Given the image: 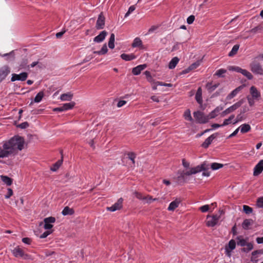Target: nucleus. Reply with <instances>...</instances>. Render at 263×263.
I'll return each instance as SVG.
<instances>
[{"label":"nucleus","instance_id":"nucleus-1","mask_svg":"<svg viewBox=\"0 0 263 263\" xmlns=\"http://www.w3.org/2000/svg\"><path fill=\"white\" fill-rule=\"evenodd\" d=\"M24 139L15 136L8 140L0 143V158H9L17 154L18 151L24 148Z\"/></svg>","mask_w":263,"mask_h":263},{"label":"nucleus","instance_id":"nucleus-2","mask_svg":"<svg viewBox=\"0 0 263 263\" xmlns=\"http://www.w3.org/2000/svg\"><path fill=\"white\" fill-rule=\"evenodd\" d=\"M193 116L197 123L204 124L209 121L208 115H205L201 111L198 110L194 112Z\"/></svg>","mask_w":263,"mask_h":263},{"label":"nucleus","instance_id":"nucleus-3","mask_svg":"<svg viewBox=\"0 0 263 263\" xmlns=\"http://www.w3.org/2000/svg\"><path fill=\"white\" fill-rule=\"evenodd\" d=\"M13 255L16 258H20L24 259H29L30 257L27 254H26L23 250L19 246L15 247L12 251Z\"/></svg>","mask_w":263,"mask_h":263},{"label":"nucleus","instance_id":"nucleus-4","mask_svg":"<svg viewBox=\"0 0 263 263\" xmlns=\"http://www.w3.org/2000/svg\"><path fill=\"white\" fill-rule=\"evenodd\" d=\"M251 71L256 74L263 75V68L260 64L257 61H253L250 64Z\"/></svg>","mask_w":263,"mask_h":263},{"label":"nucleus","instance_id":"nucleus-5","mask_svg":"<svg viewBox=\"0 0 263 263\" xmlns=\"http://www.w3.org/2000/svg\"><path fill=\"white\" fill-rule=\"evenodd\" d=\"M27 77H28V73L25 72L21 73L19 74L13 73L12 74L11 81L12 82H14L15 81H24L27 79Z\"/></svg>","mask_w":263,"mask_h":263},{"label":"nucleus","instance_id":"nucleus-6","mask_svg":"<svg viewBox=\"0 0 263 263\" xmlns=\"http://www.w3.org/2000/svg\"><path fill=\"white\" fill-rule=\"evenodd\" d=\"M219 216L217 215H215L212 216H208L207 217L206 224L208 227H214L219 221Z\"/></svg>","mask_w":263,"mask_h":263},{"label":"nucleus","instance_id":"nucleus-7","mask_svg":"<svg viewBox=\"0 0 263 263\" xmlns=\"http://www.w3.org/2000/svg\"><path fill=\"white\" fill-rule=\"evenodd\" d=\"M123 201V200L122 198H119L112 206L108 207L107 208V210L111 212H115L117 210H120L122 207Z\"/></svg>","mask_w":263,"mask_h":263},{"label":"nucleus","instance_id":"nucleus-8","mask_svg":"<svg viewBox=\"0 0 263 263\" xmlns=\"http://www.w3.org/2000/svg\"><path fill=\"white\" fill-rule=\"evenodd\" d=\"M250 97L254 98L255 100H259L261 97L260 92L257 90V88L252 86L250 88Z\"/></svg>","mask_w":263,"mask_h":263},{"label":"nucleus","instance_id":"nucleus-9","mask_svg":"<svg viewBox=\"0 0 263 263\" xmlns=\"http://www.w3.org/2000/svg\"><path fill=\"white\" fill-rule=\"evenodd\" d=\"M10 72V70L8 66L5 65L0 68V83L6 78Z\"/></svg>","mask_w":263,"mask_h":263},{"label":"nucleus","instance_id":"nucleus-10","mask_svg":"<svg viewBox=\"0 0 263 263\" xmlns=\"http://www.w3.org/2000/svg\"><path fill=\"white\" fill-rule=\"evenodd\" d=\"M55 221V218L53 217H49L44 219V222L45 223L44 228L45 229L49 230L53 227L52 223Z\"/></svg>","mask_w":263,"mask_h":263},{"label":"nucleus","instance_id":"nucleus-11","mask_svg":"<svg viewBox=\"0 0 263 263\" xmlns=\"http://www.w3.org/2000/svg\"><path fill=\"white\" fill-rule=\"evenodd\" d=\"M135 196L137 198L145 201L146 203H151L153 201H155L156 200V198L153 199L152 196H143L142 194L140 193L135 192Z\"/></svg>","mask_w":263,"mask_h":263},{"label":"nucleus","instance_id":"nucleus-12","mask_svg":"<svg viewBox=\"0 0 263 263\" xmlns=\"http://www.w3.org/2000/svg\"><path fill=\"white\" fill-rule=\"evenodd\" d=\"M263 171V159L260 160L255 166L253 171V175L255 176L260 174Z\"/></svg>","mask_w":263,"mask_h":263},{"label":"nucleus","instance_id":"nucleus-13","mask_svg":"<svg viewBox=\"0 0 263 263\" xmlns=\"http://www.w3.org/2000/svg\"><path fill=\"white\" fill-rule=\"evenodd\" d=\"M223 109V107L221 106H217L213 110H212L208 115L209 120L216 117L219 112Z\"/></svg>","mask_w":263,"mask_h":263},{"label":"nucleus","instance_id":"nucleus-14","mask_svg":"<svg viewBox=\"0 0 263 263\" xmlns=\"http://www.w3.org/2000/svg\"><path fill=\"white\" fill-rule=\"evenodd\" d=\"M105 25V17L100 14L98 18L96 27L97 29H102L104 28Z\"/></svg>","mask_w":263,"mask_h":263},{"label":"nucleus","instance_id":"nucleus-15","mask_svg":"<svg viewBox=\"0 0 263 263\" xmlns=\"http://www.w3.org/2000/svg\"><path fill=\"white\" fill-rule=\"evenodd\" d=\"M146 67V64L139 65L132 69V73L135 76L139 75Z\"/></svg>","mask_w":263,"mask_h":263},{"label":"nucleus","instance_id":"nucleus-16","mask_svg":"<svg viewBox=\"0 0 263 263\" xmlns=\"http://www.w3.org/2000/svg\"><path fill=\"white\" fill-rule=\"evenodd\" d=\"M107 34V32L105 30L101 31L99 35L94 38L93 41L96 43L102 42L105 39Z\"/></svg>","mask_w":263,"mask_h":263},{"label":"nucleus","instance_id":"nucleus-17","mask_svg":"<svg viewBox=\"0 0 263 263\" xmlns=\"http://www.w3.org/2000/svg\"><path fill=\"white\" fill-rule=\"evenodd\" d=\"M241 89L242 86H239L235 88V89H234L232 91H231V92L230 94H229L227 96L226 100H230L233 98H234L239 92Z\"/></svg>","mask_w":263,"mask_h":263},{"label":"nucleus","instance_id":"nucleus-18","mask_svg":"<svg viewBox=\"0 0 263 263\" xmlns=\"http://www.w3.org/2000/svg\"><path fill=\"white\" fill-rule=\"evenodd\" d=\"M181 202V200L179 199H175V200L173 201L172 202H171L170 204H169V206L167 208V210L168 211H174L176 208H177L180 203Z\"/></svg>","mask_w":263,"mask_h":263},{"label":"nucleus","instance_id":"nucleus-19","mask_svg":"<svg viewBox=\"0 0 263 263\" xmlns=\"http://www.w3.org/2000/svg\"><path fill=\"white\" fill-rule=\"evenodd\" d=\"M215 138L216 136L214 134L211 135L205 140L202 144V146L204 148H208Z\"/></svg>","mask_w":263,"mask_h":263},{"label":"nucleus","instance_id":"nucleus-20","mask_svg":"<svg viewBox=\"0 0 263 263\" xmlns=\"http://www.w3.org/2000/svg\"><path fill=\"white\" fill-rule=\"evenodd\" d=\"M195 99L199 104H202V89L201 87H199L197 90L195 95Z\"/></svg>","mask_w":263,"mask_h":263},{"label":"nucleus","instance_id":"nucleus-21","mask_svg":"<svg viewBox=\"0 0 263 263\" xmlns=\"http://www.w3.org/2000/svg\"><path fill=\"white\" fill-rule=\"evenodd\" d=\"M238 128L240 130V132L242 134L249 132L251 129L250 125L246 123L242 124Z\"/></svg>","mask_w":263,"mask_h":263},{"label":"nucleus","instance_id":"nucleus-22","mask_svg":"<svg viewBox=\"0 0 263 263\" xmlns=\"http://www.w3.org/2000/svg\"><path fill=\"white\" fill-rule=\"evenodd\" d=\"M237 245L241 247H245L247 243V240L244 239L242 236H238L236 237Z\"/></svg>","mask_w":263,"mask_h":263},{"label":"nucleus","instance_id":"nucleus-23","mask_svg":"<svg viewBox=\"0 0 263 263\" xmlns=\"http://www.w3.org/2000/svg\"><path fill=\"white\" fill-rule=\"evenodd\" d=\"M121 58L123 60L129 61L136 59V56L133 54L123 53L121 55Z\"/></svg>","mask_w":263,"mask_h":263},{"label":"nucleus","instance_id":"nucleus-24","mask_svg":"<svg viewBox=\"0 0 263 263\" xmlns=\"http://www.w3.org/2000/svg\"><path fill=\"white\" fill-rule=\"evenodd\" d=\"M179 59L177 57H174L170 62L168 68L171 69H174L178 63Z\"/></svg>","mask_w":263,"mask_h":263},{"label":"nucleus","instance_id":"nucleus-25","mask_svg":"<svg viewBox=\"0 0 263 263\" xmlns=\"http://www.w3.org/2000/svg\"><path fill=\"white\" fill-rule=\"evenodd\" d=\"M142 42L139 37H136L132 43V46L133 48L139 47L142 46Z\"/></svg>","mask_w":263,"mask_h":263},{"label":"nucleus","instance_id":"nucleus-26","mask_svg":"<svg viewBox=\"0 0 263 263\" xmlns=\"http://www.w3.org/2000/svg\"><path fill=\"white\" fill-rule=\"evenodd\" d=\"M72 95L70 92L62 94L60 96V99L62 101H70L71 100Z\"/></svg>","mask_w":263,"mask_h":263},{"label":"nucleus","instance_id":"nucleus-27","mask_svg":"<svg viewBox=\"0 0 263 263\" xmlns=\"http://www.w3.org/2000/svg\"><path fill=\"white\" fill-rule=\"evenodd\" d=\"M44 96V92L43 91H40L35 96V97L34 99V102L35 103L40 102L42 101V99L43 98Z\"/></svg>","mask_w":263,"mask_h":263},{"label":"nucleus","instance_id":"nucleus-28","mask_svg":"<svg viewBox=\"0 0 263 263\" xmlns=\"http://www.w3.org/2000/svg\"><path fill=\"white\" fill-rule=\"evenodd\" d=\"M252 223V220L251 219H245L242 223V227L244 229L248 230L249 229V227L251 225Z\"/></svg>","mask_w":263,"mask_h":263},{"label":"nucleus","instance_id":"nucleus-29","mask_svg":"<svg viewBox=\"0 0 263 263\" xmlns=\"http://www.w3.org/2000/svg\"><path fill=\"white\" fill-rule=\"evenodd\" d=\"M183 117H184L185 120H187V121H189L191 122L193 121V119L191 116V111L190 110V109H187L184 111V114H183Z\"/></svg>","mask_w":263,"mask_h":263},{"label":"nucleus","instance_id":"nucleus-30","mask_svg":"<svg viewBox=\"0 0 263 263\" xmlns=\"http://www.w3.org/2000/svg\"><path fill=\"white\" fill-rule=\"evenodd\" d=\"M2 180L7 185H11L12 183V180L10 178L6 176L2 175L1 176Z\"/></svg>","mask_w":263,"mask_h":263},{"label":"nucleus","instance_id":"nucleus-31","mask_svg":"<svg viewBox=\"0 0 263 263\" xmlns=\"http://www.w3.org/2000/svg\"><path fill=\"white\" fill-rule=\"evenodd\" d=\"M62 213L63 215H72L73 213V211L72 209L68 206H66L63 210Z\"/></svg>","mask_w":263,"mask_h":263},{"label":"nucleus","instance_id":"nucleus-32","mask_svg":"<svg viewBox=\"0 0 263 263\" xmlns=\"http://www.w3.org/2000/svg\"><path fill=\"white\" fill-rule=\"evenodd\" d=\"M115 37V36L114 34L111 33L110 36L109 40L108 41V47L110 49H113L115 47V45H114Z\"/></svg>","mask_w":263,"mask_h":263},{"label":"nucleus","instance_id":"nucleus-33","mask_svg":"<svg viewBox=\"0 0 263 263\" xmlns=\"http://www.w3.org/2000/svg\"><path fill=\"white\" fill-rule=\"evenodd\" d=\"M74 105V103L73 102H69L63 104L62 108H63L64 111L67 110L68 109H71Z\"/></svg>","mask_w":263,"mask_h":263},{"label":"nucleus","instance_id":"nucleus-34","mask_svg":"<svg viewBox=\"0 0 263 263\" xmlns=\"http://www.w3.org/2000/svg\"><path fill=\"white\" fill-rule=\"evenodd\" d=\"M239 45H237V44L235 45L233 47L231 51L229 52V57H233V55L236 54V53L237 52L238 49H239Z\"/></svg>","mask_w":263,"mask_h":263},{"label":"nucleus","instance_id":"nucleus-35","mask_svg":"<svg viewBox=\"0 0 263 263\" xmlns=\"http://www.w3.org/2000/svg\"><path fill=\"white\" fill-rule=\"evenodd\" d=\"M245 247L242 249V251L246 253L249 252L253 249V245L251 242H247Z\"/></svg>","mask_w":263,"mask_h":263},{"label":"nucleus","instance_id":"nucleus-36","mask_svg":"<svg viewBox=\"0 0 263 263\" xmlns=\"http://www.w3.org/2000/svg\"><path fill=\"white\" fill-rule=\"evenodd\" d=\"M240 73H241L244 76H245L246 77H247L249 80H251L253 79V76L251 73V72H250L249 71L246 69H242L241 72H240Z\"/></svg>","mask_w":263,"mask_h":263},{"label":"nucleus","instance_id":"nucleus-37","mask_svg":"<svg viewBox=\"0 0 263 263\" xmlns=\"http://www.w3.org/2000/svg\"><path fill=\"white\" fill-rule=\"evenodd\" d=\"M63 162L62 158L61 160H59L58 161L53 165L52 167H51V170L55 172L56 171L59 167L61 165Z\"/></svg>","mask_w":263,"mask_h":263},{"label":"nucleus","instance_id":"nucleus-38","mask_svg":"<svg viewBox=\"0 0 263 263\" xmlns=\"http://www.w3.org/2000/svg\"><path fill=\"white\" fill-rule=\"evenodd\" d=\"M223 166V165L222 164L214 162V163H211V168L213 170L215 171V170H217L222 167Z\"/></svg>","mask_w":263,"mask_h":263},{"label":"nucleus","instance_id":"nucleus-39","mask_svg":"<svg viewBox=\"0 0 263 263\" xmlns=\"http://www.w3.org/2000/svg\"><path fill=\"white\" fill-rule=\"evenodd\" d=\"M108 49L106 44H104L102 47L101 48V50L96 52V53H97V54L99 55H103L106 53Z\"/></svg>","mask_w":263,"mask_h":263},{"label":"nucleus","instance_id":"nucleus-40","mask_svg":"<svg viewBox=\"0 0 263 263\" xmlns=\"http://www.w3.org/2000/svg\"><path fill=\"white\" fill-rule=\"evenodd\" d=\"M235 118L234 115H231L228 119H225L222 124V126H224L229 125L231 123V120Z\"/></svg>","mask_w":263,"mask_h":263},{"label":"nucleus","instance_id":"nucleus-41","mask_svg":"<svg viewBox=\"0 0 263 263\" xmlns=\"http://www.w3.org/2000/svg\"><path fill=\"white\" fill-rule=\"evenodd\" d=\"M219 85V83H216V84H215L214 85H212L211 83H208L207 84V87H208V89L210 91H214L216 88H217L218 86Z\"/></svg>","mask_w":263,"mask_h":263},{"label":"nucleus","instance_id":"nucleus-42","mask_svg":"<svg viewBox=\"0 0 263 263\" xmlns=\"http://www.w3.org/2000/svg\"><path fill=\"white\" fill-rule=\"evenodd\" d=\"M243 210L247 214H250L252 213L253 209L248 205H244L243 206Z\"/></svg>","mask_w":263,"mask_h":263},{"label":"nucleus","instance_id":"nucleus-43","mask_svg":"<svg viewBox=\"0 0 263 263\" xmlns=\"http://www.w3.org/2000/svg\"><path fill=\"white\" fill-rule=\"evenodd\" d=\"M227 70L224 69H218L215 73V74L219 77H223V74L226 73Z\"/></svg>","mask_w":263,"mask_h":263},{"label":"nucleus","instance_id":"nucleus-44","mask_svg":"<svg viewBox=\"0 0 263 263\" xmlns=\"http://www.w3.org/2000/svg\"><path fill=\"white\" fill-rule=\"evenodd\" d=\"M229 248L230 249V251L234 250L236 247V242L234 240L231 239L229 242Z\"/></svg>","mask_w":263,"mask_h":263},{"label":"nucleus","instance_id":"nucleus-45","mask_svg":"<svg viewBox=\"0 0 263 263\" xmlns=\"http://www.w3.org/2000/svg\"><path fill=\"white\" fill-rule=\"evenodd\" d=\"M228 69L230 71H235L240 73L242 69L238 66H229Z\"/></svg>","mask_w":263,"mask_h":263},{"label":"nucleus","instance_id":"nucleus-46","mask_svg":"<svg viewBox=\"0 0 263 263\" xmlns=\"http://www.w3.org/2000/svg\"><path fill=\"white\" fill-rule=\"evenodd\" d=\"M191 170L192 171L191 173H192L193 174H195L201 172V169L199 166V165L196 166V167L191 168Z\"/></svg>","mask_w":263,"mask_h":263},{"label":"nucleus","instance_id":"nucleus-47","mask_svg":"<svg viewBox=\"0 0 263 263\" xmlns=\"http://www.w3.org/2000/svg\"><path fill=\"white\" fill-rule=\"evenodd\" d=\"M247 99L249 105L250 106H253L255 104V99L254 98H251L250 96H248L247 97Z\"/></svg>","mask_w":263,"mask_h":263},{"label":"nucleus","instance_id":"nucleus-48","mask_svg":"<svg viewBox=\"0 0 263 263\" xmlns=\"http://www.w3.org/2000/svg\"><path fill=\"white\" fill-rule=\"evenodd\" d=\"M136 9V7L135 6L132 5L129 7L128 11L125 13V17H127L129 15V14L132 13Z\"/></svg>","mask_w":263,"mask_h":263},{"label":"nucleus","instance_id":"nucleus-49","mask_svg":"<svg viewBox=\"0 0 263 263\" xmlns=\"http://www.w3.org/2000/svg\"><path fill=\"white\" fill-rule=\"evenodd\" d=\"M199 166H200V169H201V171H207L209 168V164H206L205 162H204L203 163L201 164V165H199Z\"/></svg>","mask_w":263,"mask_h":263},{"label":"nucleus","instance_id":"nucleus-50","mask_svg":"<svg viewBox=\"0 0 263 263\" xmlns=\"http://www.w3.org/2000/svg\"><path fill=\"white\" fill-rule=\"evenodd\" d=\"M243 102L242 100H240L238 101L237 102L235 103L233 105H232V107H233L234 110H236L237 109H238L239 107L241 106L242 105Z\"/></svg>","mask_w":263,"mask_h":263},{"label":"nucleus","instance_id":"nucleus-51","mask_svg":"<svg viewBox=\"0 0 263 263\" xmlns=\"http://www.w3.org/2000/svg\"><path fill=\"white\" fill-rule=\"evenodd\" d=\"M128 157L129 158V159H130L133 164L135 163V159L136 158V154L134 153H129L128 154Z\"/></svg>","mask_w":263,"mask_h":263},{"label":"nucleus","instance_id":"nucleus-52","mask_svg":"<svg viewBox=\"0 0 263 263\" xmlns=\"http://www.w3.org/2000/svg\"><path fill=\"white\" fill-rule=\"evenodd\" d=\"M209 209L210 205L208 204L204 205L200 208V211L203 213L208 212Z\"/></svg>","mask_w":263,"mask_h":263},{"label":"nucleus","instance_id":"nucleus-53","mask_svg":"<svg viewBox=\"0 0 263 263\" xmlns=\"http://www.w3.org/2000/svg\"><path fill=\"white\" fill-rule=\"evenodd\" d=\"M195 20V16L193 15L189 16L186 20V22L188 24H192Z\"/></svg>","mask_w":263,"mask_h":263},{"label":"nucleus","instance_id":"nucleus-54","mask_svg":"<svg viewBox=\"0 0 263 263\" xmlns=\"http://www.w3.org/2000/svg\"><path fill=\"white\" fill-rule=\"evenodd\" d=\"M51 233H52L51 231L47 230V231L44 232L42 235H41L40 237L41 238H45L47 237Z\"/></svg>","mask_w":263,"mask_h":263},{"label":"nucleus","instance_id":"nucleus-55","mask_svg":"<svg viewBox=\"0 0 263 263\" xmlns=\"http://www.w3.org/2000/svg\"><path fill=\"white\" fill-rule=\"evenodd\" d=\"M13 195V191L11 189H8L7 194L5 196V198L8 199Z\"/></svg>","mask_w":263,"mask_h":263},{"label":"nucleus","instance_id":"nucleus-56","mask_svg":"<svg viewBox=\"0 0 263 263\" xmlns=\"http://www.w3.org/2000/svg\"><path fill=\"white\" fill-rule=\"evenodd\" d=\"M28 126H29V124L27 122L22 123L21 124H19V125H18V127L22 129L26 128Z\"/></svg>","mask_w":263,"mask_h":263},{"label":"nucleus","instance_id":"nucleus-57","mask_svg":"<svg viewBox=\"0 0 263 263\" xmlns=\"http://www.w3.org/2000/svg\"><path fill=\"white\" fill-rule=\"evenodd\" d=\"M66 30L65 29H63L62 31L58 32L56 33L55 36L58 39L61 38L62 35L66 32Z\"/></svg>","mask_w":263,"mask_h":263},{"label":"nucleus","instance_id":"nucleus-58","mask_svg":"<svg viewBox=\"0 0 263 263\" xmlns=\"http://www.w3.org/2000/svg\"><path fill=\"white\" fill-rule=\"evenodd\" d=\"M184 172H182L180 173L179 175L178 176V181L183 180L184 182L185 181L184 178L185 177V174H183Z\"/></svg>","mask_w":263,"mask_h":263},{"label":"nucleus","instance_id":"nucleus-59","mask_svg":"<svg viewBox=\"0 0 263 263\" xmlns=\"http://www.w3.org/2000/svg\"><path fill=\"white\" fill-rule=\"evenodd\" d=\"M257 204L259 207L263 208V197L258 199Z\"/></svg>","mask_w":263,"mask_h":263},{"label":"nucleus","instance_id":"nucleus-60","mask_svg":"<svg viewBox=\"0 0 263 263\" xmlns=\"http://www.w3.org/2000/svg\"><path fill=\"white\" fill-rule=\"evenodd\" d=\"M22 241L25 244L29 245L31 241L29 238L25 237L22 239Z\"/></svg>","mask_w":263,"mask_h":263},{"label":"nucleus","instance_id":"nucleus-61","mask_svg":"<svg viewBox=\"0 0 263 263\" xmlns=\"http://www.w3.org/2000/svg\"><path fill=\"white\" fill-rule=\"evenodd\" d=\"M127 103V102L126 101H124V100H120L118 102V104H117V106L118 107H121L123 106H124L125 104H126V103Z\"/></svg>","mask_w":263,"mask_h":263},{"label":"nucleus","instance_id":"nucleus-62","mask_svg":"<svg viewBox=\"0 0 263 263\" xmlns=\"http://www.w3.org/2000/svg\"><path fill=\"white\" fill-rule=\"evenodd\" d=\"M199 65V63H194L189 66V68L192 70L196 68Z\"/></svg>","mask_w":263,"mask_h":263},{"label":"nucleus","instance_id":"nucleus-63","mask_svg":"<svg viewBox=\"0 0 263 263\" xmlns=\"http://www.w3.org/2000/svg\"><path fill=\"white\" fill-rule=\"evenodd\" d=\"M182 163L183 166L185 168H188L190 166V163L186 161L185 159H182Z\"/></svg>","mask_w":263,"mask_h":263},{"label":"nucleus","instance_id":"nucleus-64","mask_svg":"<svg viewBox=\"0 0 263 263\" xmlns=\"http://www.w3.org/2000/svg\"><path fill=\"white\" fill-rule=\"evenodd\" d=\"M158 28V27L156 26H152L149 29H148V33H151L155 31Z\"/></svg>","mask_w":263,"mask_h":263}]
</instances>
